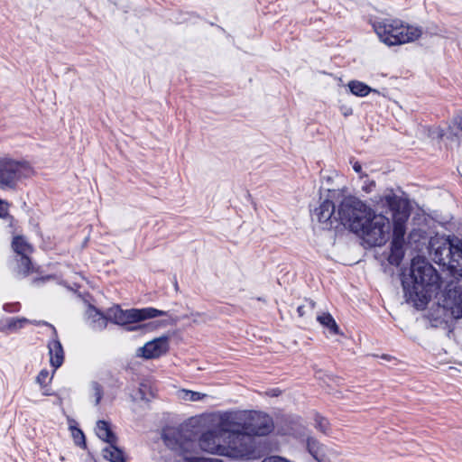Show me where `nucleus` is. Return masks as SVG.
Returning <instances> with one entry per match:
<instances>
[{"mask_svg": "<svg viewBox=\"0 0 462 462\" xmlns=\"http://www.w3.org/2000/svg\"><path fill=\"white\" fill-rule=\"evenodd\" d=\"M402 284L406 300L417 309H423L432 296L437 298L436 309H433V305L427 314L430 327L445 326L449 318H462L461 287L457 282H450L439 292L440 277L424 258L419 256L412 259L410 273L403 274Z\"/></svg>", "mask_w": 462, "mask_h": 462, "instance_id": "nucleus-1", "label": "nucleus"}, {"mask_svg": "<svg viewBox=\"0 0 462 462\" xmlns=\"http://www.w3.org/2000/svg\"><path fill=\"white\" fill-rule=\"evenodd\" d=\"M338 216L343 226L362 236L370 246H381L387 241L391 227L389 218L375 214L361 200L344 198L338 206Z\"/></svg>", "mask_w": 462, "mask_h": 462, "instance_id": "nucleus-2", "label": "nucleus"}, {"mask_svg": "<svg viewBox=\"0 0 462 462\" xmlns=\"http://www.w3.org/2000/svg\"><path fill=\"white\" fill-rule=\"evenodd\" d=\"M373 28L380 41L388 46L413 42L421 36L420 27L404 23L399 19H380L373 22Z\"/></svg>", "mask_w": 462, "mask_h": 462, "instance_id": "nucleus-3", "label": "nucleus"}, {"mask_svg": "<svg viewBox=\"0 0 462 462\" xmlns=\"http://www.w3.org/2000/svg\"><path fill=\"white\" fill-rule=\"evenodd\" d=\"M433 261L450 272L455 278H462V240L457 237L432 240Z\"/></svg>", "mask_w": 462, "mask_h": 462, "instance_id": "nucleus-4", "label": "nucleus"}, {"mask_svg": "<svg viewBox=\"0 0 462 462\" xmlns=\"http://www.w3.org/2000/svg\"><path fill=\"white\" fill-rule=\"evenodd\" d=\"M225 456L233 458L253 459L259 456L255 439L246 431L225 437Z\"/></svg>", "mask_w": 462, "mask_h": 462, "instance_id": "nucleus-5", "label": "nucleus"}, {"mask_svg": "<svg viewBox=\"0 0 462 462\" xmlns=\"http://www.w3.org/2000/svg\"><path fill=\"white\" fill-rule=\"evenodd\" d=\"M32 173L29 163L10 158H0V189H15L18 182Z\"/></svg>", "mask_w": 462, "mask_h": 462, "instance_id": "nucleus-6", "label": "nucleus"}, {"mask_svg": "<svg viewBox=\"0 0 462 462\" xmlns=\"http://www.w3.org/2000/svg\"><path fill=\"white\" fill-rule=\"evenodd\" d=\"M162 439L168 448L178 453L180 457L175 462H203V457L190 456L195 442L185 438L180 430H171L164 432Z\"/></svg>", "mask_w": 462, "mask_h": 462, "instance_id": "nucleus-7", "label": "nucleus"}, {"mask_svg": "<svg viewBox=\"0 0 462 462\" xmlns=\"http://www.w3.org/2000/svg\"><path fill=\"white\" fill-rule=\"evenodd\" d=\"M384 202L392 211L393 220V239L404 240L405 223L410 216L408 203L393 193L386 195Z\"/></svg>", "mask_w": 462, "mask_h": 462, "instance_id": "nucleus-8", "label": "nucleus"}, {"mask_svg": "<svg viewBox=\"0 0 462 462\" xmlns=\"http://www.w3.org/2000/svg\"><path fill=\"white\" fill-rule=\"evenodd\" d=\"M169 312L159 310L154 308L131 309V310H116L114 314V321L116 324L126 326L127 331H134L138 328L137 326H131L148 319L156 318L158 316H168Z\"/></svg>", "mask_w": 462, "mask_h": 462, "instance_id": "nucleus-9", "label": "nucleus"}, {"mask_svg": "<svg viewBox=\"0 0 462 462\" xmlns=\"http://www.w3.org/2000/svg\"><path fill=\"white\" fill-rule=\"evenodd\" d=\"M245 431L253 436H266L274 429L273 418L261 411H246Z\"/></svg>", "mask_w": 462, "mask_h": 462, "instance_id": "nucleus-10", "label": "nucleus"}, {"mask_svg": "<svg viewBox=\"0 0 462 462\" xmlns=\"http://www.w3.org/2000/svg\"><path fill=\"white\" fill-rule=\"evenodd\" d=\"M247 411H233L222 413L217 423L218 430L222 434L236 435L245 431Z\"/></svg>", "mask_w": 462, "mask_h": 462, "instance_id": "nucleus-11", "label": "nucleus"}, {"mask_svg": "<svg viewBox=\"0 0 462 462\" xmlns=\"http://www.w3.org/2000/svg\"><path fill=\"white\" fill-rule=\"evenodd\" d=\"M329 198L325 199L319 208H317L313 214L312 218L317 219L319 223L324 225V228L330 229L333 227L334 222H340L341 219L338 216V210L335 211V202L332 200L336 196H340L341 194L337 190H330Z\"/></svg>", "mask_w": 462, "mask_h": 462, "instance_id": "nucleus-12", "label": "nucleus"}, {"mask_svg": "<svg viewBox=\"0 0 462 462\" xmlns=\"http://www.w3.org/2000/svg\"><path fill=\"white\" fill-rule=\"evenodd\" d=\"M223 440L226 442L222 432L217 427V429L208 430L200 436L199 446L205 452L225 456L226 444H222Z\"/></svg>", "mask_w": 462, "mask_h": 462, "instance_id": "nucleus-13", "label": "nucleus"}, {"mask_svg": "<svg viewBox=\"0 0 462 462\" xmlns=\"http://www.w3.org/2000/svg\"><path fill=\"white\" fill-rule=\"evenodd\" d=\"M169 350V337L162 336L147 342L136 350V356L144 359H154L166 354Z\"/></svg>", "mask_w": 462, "mask_h": 462, "instance_id": "nucleus-14", "label": "nucleus"}, {"mask_svg": "<svg viewBox=\"0 0 462 462\" xmlns=\"http://www.w3.org/2000/svg\"><path fill=\"white\" fill-rule=\"evenodd\" d=\"M48 349L51 365L56 370L63 364L64 350L55 328H52L51 339L48 343Z\"/></svg>", "mask_w": 462, "mask_h": 462, "instance_id": "nucleus-15", "label": "nucleus"}, {"mask_svg": "<svg viewBox=\"0 0 462 462\" xmlns=\"http://www.w3.org/2000/svg\"><path fill=\"white\" fill-rule=\"evenodd\" d=\"M404 240L393 239L391 242L388 261L391 264L398 266L404 256Z\"/></svg>", "mask_w": 462, "mask_h": 462, "instance_id": "nucleus-16", "label": "nucleus"}, {"mask_svg": "<svg viewBox=\"0 0 462 462\" xmlns=\"http://www.w3.org/2000/svg\"><path fill=\"white\" fill-rule=\"evenodd\" d=\"M96 432L97 437L107 444H116L117 438L111 430L108 422L98 420L97 422Z\"/></svg>", "mask_w": 462, "mask_h": 462, "instance_id": "nucleus-17", "label": "nucleus"}, {"mask_svg": "<svg viewBox=\"0 0 462 462\" xmlns=\"http://www.w3.org/2000/svg\"><path fill=\"white\" fill-rule=\"evenodd\" d=\"M33 272L34 268L29 255L17 256L15 273L18 277L25 278Z\"/></svg>", "mask_w": 462, "mask_h": 462, "instance_id": "nucleus-18", "label": "nucleus"}, {"mask_svg": "<svg viewBox=\"0 0 462 462\" xmlns=\"http://www.w3.org/2000/svg\"><path fill=\"white\" fill-rule=\"evenodd\" d=\"M307 449L318 462L325 461L324 448L316 439H307Z\"/></svg>", "mask_w": 462, "mask_h": 462, "instance_id": "nucleus-19", "label": "nucleus"}, {"mask_svg": "<svg viewBox=\"0 0 462 462\" xmlns=\"http://www.w3.org/2000/svg\"><path fill=\"white\" fill-rule=\"evenodd\" d=\"M12 247L17 254V256L29 255L32 252V245L21 236L14 237Z\"/></svg>", "mask_w": 462, "mask_h": 462, "instance_id": "nucleus-20", "label": "nucleus"}, {"mask_svg": "<svg viewBox=\"0 0 462 462\" xmlns=\"http://www.w3.org/2000/svg\"><path fill=\"white\" fill-rule=\"evenodd\" d=\"M88 318L93 329L102 330L107 325V319L95 308L88 310Z\"/></svg>", "mask_w": 462, "mask_h": 462, "instance_id": "nucleus-21", "label": "nucleus"}, {"mask_svg": "<svg viewBox=\"0 0 462 462\" xmlns=\"http://www.w3.org/2000/svg\"><path fill=\"white\" fill-rule=\"evenodd\" d=\"M103 457L111 462H125L123 450L118 448L116 444H108L103 448Z\"/></svg>", "mask_w": 462, "mask_h": 462, "instance_id": "nucleus-22", "label": "nucleus"}, {"mask_svg": "<svg viewBox=\"0 0 462 462\" xmlns=\"http://www.w3.org/2000/svg\"><path fill=\"white\" fill-rule=\"evenodd\" d=\"M348 88L351 93L357 97H365L371 92L377 93L376 89H374L364 82L358 80H351L348 83Z\"/></svg>", "mask_w": 462, "mask_h": 462, "instance_id": "nucleus-23", "label": "nucleus"}, {"mask_svg": "<svg viewBox=\"0 0 462 462\" xmlns=\"http://www.w3.org/2000/svg\"><path fill=\"white\" fill-rule=\"evenodd\" d=\"M317 320L323 326L326 327L329 333L332 335L339 334V328L329 313H322L317 317Z\"/></svg>", "mask_w": 462, "mask_h": 462, "instance_id": "nucleus-24", "label": "nucleus"}, {"mask_svg": "<svg viewBox=\"0 0 462 462\" xmlns=\"http://www.w3.org/2000/svg\"><path fill=\"white\" fill-rule=\"evenodd\" d=\"M29 322L30 320L26 318H10L6 321L5 328L10 331H17Z\"/></svg>", "mask_w": 462, "mask_h": 462, "instance_id": "nucleus-25", "label": "nucleus"}, {"mask_svg": "<svg viewBox=\"0 0 462 462\" xmlns=\"http://www.w3.org/2000/svg\"><path fill=\"white\" fill-rule=\"evenodd\" d=\"M314 420H315V428L317 430H319V431H321L324 434L328 433L329 423L326 418L317 414L314 418Z\"/></svg>", "mask_w": 462, "mask_h": 462, "instance_id": "nucleus-26", "label": "nucleus"}, {"mask_svg": "<svg viewBox=\"0 0 462 462\" xmlns=\"http://www.w3.org/2000/svg\"><path fill=\"white\" fill-rule=\"evenodd\" d=\"M206 394L199 393V392H193L190 390H182L181 391V398L186 401H191V402H198L202 400Z\"/></svg>", "mask_w": 462, "mask_h": 462, "instance_id": "nucleus-27", "label": "nucleus"}, {"mask_svg": "<svg viewBox=\"0 0 462 462\" xmlns=\"http://www.w3.org/2000/svg\"><path fill=\"white\" fill-rule=\"evenodd\" d=\"M148 392H150L149 387L144 383H141L140 387L138 389V392L136 393V396L133 397V400L134 401L141 400V401L149 402L150 398L147 396Z\"/></svg>", "mask_w": 462, "mask_h": 462, "instance_id": "nucleus-28", "label": "nucleus"}, {"mask_svg": "<svg viewBox=\"0 0 462 462\" xmlns=\"http://www.w3.org/2000/svg\"><path fill=\"white\" fill-rule=\"evenodd\" d=\"M91 388H92V391H93V395L95 397V405H98L100 403V401H101L102 397H103V388L97 382H93L91 383Z\"/></svg>", "mask_w": 462, "mask_h": 462, "instance_id": "nucleus-29", "label": "nucleus"}, {"mask_svg": "<svg viewBox=\"0 0 462 462\" xmlns=\"http://www.w3.org/2000/svg\"><path fill=\"white\" fill-rule=\"evenodd\" d=\"M55 279H56L55 275H52V274H49V275H45V276H41V277H36V278L32 280V285H33V286H41V285L44 284L45 282H47L49 281H53Z\"/></svg>", "mask_w": 462, "mask_h": 462, "instance_id": "nucleus-30", "label": "nucleus"}, {"mask_svg": "<svg viewBox=\"0 0 462 462\" xmlns=\"http://www.w3.org/2000/svg\"><path fill=\"white\" fill-rule=\"evenodd\" d=\"M49 378V372L47 370H42L36 377L37 383L41 386H46Z\"/></svg>", "mask_w": 462, "mask_h": 462, "instance_id": "nucleus-31", "label": "nucleus"}, {"mask_svg": "<svg viewBox=\"0 0 462 462\" xmlns=\"http://www.w3.org/2000/svg\"><path fill=\"white\" fill-rule=\"evenodd\" d=\"M73 437H74L76 444H78L79 446H80L81 443L84 446L86 445L85 436H84L82 430H80L79 429H76L75 431H73Z\"/></svg>", "mask_w": 462, "mask_h": 462, "instance_id": "nucleus-32", "label": "nucleus"}, {"mask_svg": "<svg viewBox=\"0 0 462 462\" xmlns=\"http://www.w3.org/2000/svg\"><path fill=\"white\" fill-rule=\"evenodd\" d=\"M458 130L462 132V115L454 119V126L452 128V132L455 135H458Z\"/></svg>", "mask_w": 462, "mask_h": 462, "instance_id": "nucleus-33", "label": "nucleus"}, {"mask_svg": "<svg viewBox=\"0 0 462 462\" xmlns=\"http://www.w3.org/2000/svg\"><path fill=\"white\" fill-rule=\"evenodd\" d=\"M262 462H291V461L288 459H285L282 457L272 456L269 457H265Z\"/></svg>", "mask_w": 462, "mask_h": 462, "instance_id": "nucleus-34", "label": "nucleus"}, {"mask_svg": "<svg viewBox=\"0 0 462 462\" xmlns=\"http://www.w3.org/2000/svg\"><path fill=\"white\" fill-rule=\"evenodd\" d=\"M3 308H4V310L6 312H15V311L19 310V305L17 303L5 304Z\"/></svg>", "mask_w": 462, "mask_h": 462, "instance_id": "nucleus-35", "label": "nucleus"}, {"mask_svg": "<svg viewBox=\"0 0 462 462\" xmlns=\"http://www.w3.org/2000/svg\"><path fill=\"white\" fill-rule=\"evenodd\" d=\"M29 323H32V324H34L36 326H47L49 328H51L52 329V328H55L53 325H51V323L47 322V321H43V320H40V321H37V320H32Z\"/></svg>", "mask_w": 462, "mask_h": 462, "instance_id": "nucleus-36", "label": "nucleus"}, {"mask_svg": "<svg viewBox=\"0 0 462 462\" xmlns=\"http://www.w3.org/2000/svg\"><path fill=\"white\" fill-rule=\"evenodd\" d=\"M7 214L6 204L0 199V217H5Z\"/></svg>", "mask_w": 462, "mask_h": 462, "instance_id": "nucleus-37", "label": "nucleus"}, {"mask_svg": "<svg viewBox=\"0 0 462 462\" xmlns=\"http://www.w3.org/2000/svg\"><path fill=\"white\" fill-rule=\"evenodd\" d=\"M375 187V182L374 180L369 181L368 184L363 187V189L366 192L372 191L373 188Z\"/></svg>", "mask_w": 462, "mask_h": 462, "instance_id": "nucleus-38", "label": "nucleus"}, {"mask_svg": "<svg viewBox=\"0 0 462 462\" xmlns=\"http://www.w3.org/2000/svg\"><path fill=\"white\" fill-rule=\"evenodd\" d=\"M305 306H306V309L312 310L315 309L316 303L312 300H306Z\"/></svg>", "mask_w": 462, "mask_h": 462, "instance_id": "nucleus-39", "label": "nucleus"}, {"mask_svg": "<svg viewBox=\"0 0 462 462\" xmlns=\"http://www.w3.org/2000/svg\"><path fill=\"white\" fill-rule=\"evenodd\" d=\"M305 309H306L305 305H301V306L298 307L297 312H298L299 316L302 317L306 314Z\"/></svg>", "mask_w": 462, "mask_h": 462, "instance_id": "nucleus-40", "label": "nucleus"}, {"mask_svg": "<svg viewBox=\"0 0 462 462\" xmlns=\"http://www.w3.org/2000/svg\"><path fill=\"white\" fill-rule=\"evenodd\" d=\"M353 169L357 173H361V171H362V166L359 162H355V164L353 165Z\"/></svg>", "mask_w": 462, "mask_h": 462, "instance_id": "nucleus-41", "label": "nucleus"}, {"mask_svg": "<svg viewBox=\"0 0 462 462\" xmlns=\"http://www.w3.org/2000/svg\"><path fill=\"white\" fill-rule=\"evenodd\" d=\"M203 462H223L221 459L218 458H207L203 457Z\"/></svg>", "mask_w": 462, "mask_h": 462, "instance_id": "nucleus-42", "label": "nucleus"}, {"mask_svg": "<svg viewBox=\"0 0 462 462\" xmlns=\"http://www.w3.org/2000/svg\"><path fill=\"white\" fill-rule=\"evenodd\" d=\"M280 391L278 390H273V393H272V395L273 396H277L279 394Z\"/></svg>", "mask_w": 462, "mask_h": 462, "instance_id": "nucleus-43", "label": "nucleus"}, {"mask_svg": "<svg viewBox=\"0 0 462 462\" xmlns=\"http://www.w3.org/2000/svg\"><path fill=\"white\" fill-rule=\"evenodd\" d=\"M151 326H152V327H153V326H154V323H153V322H150V323H148V324H145V327H151Z\"/></svg>", "mask_w": 462, "mask_h": 462, "instance_id": "nucleus-44", "label": "nucleus"}]
</instances>
